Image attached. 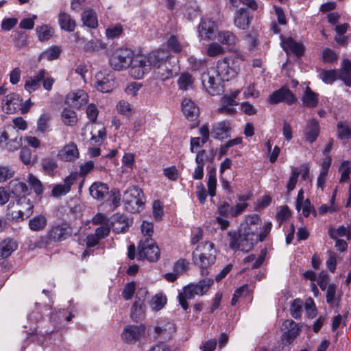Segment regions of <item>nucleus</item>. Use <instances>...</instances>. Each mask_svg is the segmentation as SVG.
<instances>
[{
    "label": "nucleus",
    "instance_id": "obj_1",
    "mask_svg": "<svg viewBox=\"0 0 351 351\" xmlns=\"http://www.w3.org/2000/svg\"><path fill=\"white\" fill-rule=\"evenodd\" d=\"M169 57V51L165 49L152 51L148 56L135 55L130 66V74L134 79H142L151 71L153 65L161 64Z\"/></svg>",
    "mask_w": 351,
    "mask_h": 351
},
{
    "label": "nucleus",
    "instance_id": "obj_2",
    "mask_svg": "<svg viewBox=\"0 0 351 351\" xmlns=\"http://www.w3.org/2000/svg\"><path fill=\"white\" fill-rule=\"evenodd\" d=\"M192 255L194 263L201 269L202 275H208V268L213 265L216 260L215 245L209 241L201 242L198 243Z\"/></svg>",
    "mask_w": 351,
    "mask_h": 351
},
{
    "label": "nucleus",
    "instance_id": "obj_3",
    "mask_svg": "<svg viewBox=\"0 0 351 351\" xmlns=\"http://www.w3.org/2000/svg\"><path fill=\"white\" fill-rule=\"evenodd\" d=\"M71 234V228L69 224L62 223L53 225L50 227L45 235L40 237L38 245L43 247L53 243L61 242L66 240Z\"/></svg>",
    "mask_w": 351,
    "mask_h": 351
},
{
    "label": "nucleus",
    "instance_id": "obj_4",
    "mask_svg": "<svg viewBox=\"0 0 351 351\" xmlns=\"http://www.w3.org/2000/svg\"><path fill=\"white\" fill-rule=\"evenodd\" d=\"M123 202L125 209L129 212H139L144 204L143 191L136 186H130L123 192Z\"/></svg>",
    "mask_w": 351,
    "mask_h": 351
},
{
    "label": "nucleus",
    "instance_id": "obj_5",
    "mask_svg": "<svg viewBox=\"0 0 351 351\" xmlns=\"http://www.w3.org/2000/svg\"><path fill=\"white\" fill-rule=\"evenodd\" d=\"M134 56V53L129 49H117L111 55L110 64L114 70H125L130 66Z\"/></svg>",
    "mask_w": 351,
    "mask_h": 351
},
{
    "label": "nucleus",
    "instance_id": "obj_6",
    "mask_svg": "<svg viewBox=\"0 0 351 351\" xmlns=\"http://www.w3.org/2000/svg\"><path fill=\"white\" fill-rule=\"evenodd\" d=\"M256 243L257 241L254 236L239 229L238 234H234L231 236L229 246L232 250L247 252L252 249Z\"/></svg>",
    "mask_w": 351,
    "mask_h": 351
},
{
    "label": "nucleus",
    "instance_id": "obj_7",
    "mask_svg": "<svg viewBox=\"0 0 351 351\" xmlns=\"http://www.w3.org/2000/svg\"><path fill=\"white\" fill-rule=\"evenodd\" d=\"M0 145L9 152H14L22 145V136L14 128H7L0 136Z\"/></svg>",
    "mask_w": 351,
    "mask_h": 351
},
{
    "label": "nucleus",
    "instance_id": "obj_8",
    "mask_svg": "<svg viewBox=\"0 0 351 351\" xmlns=\"http://www.w3.org/2000/svg\"><path fill=\"white\" fill-rule=\"evenodd\" d=\"M215 69L223 81H229L237 75L239 66L237 64V61L232 58H225L217 62Z\"/></svg>",
    "mask_w": 351,
    "mask_h": 351
},
{
    "label": "nucleus",
    "instance_id": "obj_9",
    "mask_svg": "<svg viewBox=\"0 0 351 351\" xmlns=\"http://www.w3.org/2000/svg\"><path fill=\"white\" fill-rule=\"evenodd\" d=\"M202 83L210 95H217L221 90V82L223 81L216 73L215 68L208 69L202 74Z\"/></svg>",
    "mask_w": 351,
    "mask_h": 351
},
{
    "label": "nucleus",
    "instance_id": "obj_10",
    "mask_svg": "<svg viewBox=\"0 0 351 351\" xmlns=\"http://www.w3.org/2000/svg\"><path fill=\"white\" fill-rule=\"evenodd\" d=\"M146 326L141 324L138 325H127L123 330L121 337L123 341L128 344H135L145 335Z\"/></svg>",
    "mask_w": 351,
    "mask_h": 351
},
{
    "label": "nucleus",
    "instance_id": "obj_11",
    "mask_svg": "<svg viewBox=\"0 0 351 351\" xmlns=\"http://www.w3.org/2000/svg\"><path fill=\"white\" fill-rule=\"evenodd\" d=\"M138 256L141 258H146L151 262L157 261L160 257L159 248L154 241L147 237L138 245Z\"/></svg>",
    "mask_w": 351,
    "mask_h": 351
},
{
    "label": "nucleus",
    "instance_id": "obj_12",
    "mask_svg": "<svg viewBox=\"0 0 351 351\" xmlns=\"http://www.w3.org/2000/svg\"><path fill=\"white\" fill-rule=\"evenodd\" d=\"M147 293L145 288L138 289L135 301L131 308L130 316L132 320L137 322L143 317L145 311V300Z\"/></svg>",
    "mask_w": 351,
    "mask_h": 351
},
{
    "label": "nucleus",
    "instance_id": "obj_13",
    "mask_svg": "<svg viewBox=\"0 0 351 351\" xmlns=\"http://www.w3.org/2000/svg\"><path fill=\"white\" fill-rule=\"evenodd\" d=\"M95 87L102 93H110L114 87V76L107 71H99L95 75Z\"/></svg>",
    "mask_w": 351,
    "mask_h": 351
},
{
    "label": "nucleus",
    "instance_id": "obj_14",
    "mask_svg": "<svg viewBox=\"0 0 351 351\" xmlns=\"http://www.w3.org/2000/svg\"><path fill=\"white\" fill-rule=\"evenodd\" d=\"M22 101L23 99L18 93H9L2 98V110L7 114H14L21 108Z\"/></svg>",
    "mask_w": 351,
    "mask_h": 351
},
{
    "label": "nucleus",
    "instance_id": "obj_15",
    "mask_svg": "<svg viewBox=\"0 0 351 351\" xmlns=\"http://www.w3.org/2000/svg\"><path fill=\"white\" fill-rule=\"evenodd\" d=\"M216 23L209 19H202L198 27V36L201 40H210L215 38Z\"/></svg>",
    "mask_w": 351,
    "mask_h": 351
},
{
    "label": "nucleus",
    "instance_id": "obj_16",
    "mask_svg": "<svg viewBox=\"0 0 351 351\" xmlns=\"http://www.w3.org/2000/svg\"><path fill=\"white\" fill-rule=\"evenodd\" d=\"M154 331L156 333L154 339L161 342L169 340L175 332L176 329L172 322L162 321L158 323L154 328Z\"/></svg>",
    "mask_w": 351,
    "mask_h": 351
},
{
    "label": "nucleus",
    "instance_id": "obj_17",
    "mask_svg": "<svg viewBox=\"0 0 351 351\" xmlns=\"http://www.w3.org/2000/svg\"><path fill=\"white\" fill-rule=\"evenodd\" d=\"M77 179V173H71L64 180L63 184L53 185L51 190V195L54 197H60L66 195L71 189L76 180Z\"/></svg>",
    "mask_w": 351,
    "mask_h": 351
},
{
    "label": "nucleus",
    "instance_id": "obj_18",
    "mask_svg": "<svg viewBox=\"0 0 351 351\" xmlns=\"http://www.w3.org/2000/svg\"><path fill=\"white\" fill-rule=\"evenodd\" d=\"M296 101L295 97L287 87H282L274 91L269 97L268 102L270 104H276L280 102H286L292 104Z\"/></svg>",
    "mask_w": 351,
    "mask_h": 351
},
{
    "label": "nucleus",
    "instance_id": "obj_19",
    "mask_svg": "<svg viewBox=\"0 0 351 351\" xmlns=\"http://www.w3.org/2000/svg\"><path fill=\"white\" fill-rule=\"evenodd\" d=\"M25 204L27 206L26 210H23L19 206H16V210H11L10 204L8 205V215H9L13 220L19 221L23 220L25 218H28L33 213L34 205L30 199L23 198L21 204Z\"/></svg>",
    "mask_w": 351,
    "mask_h": 351
},
{
    "label": "nucleus",
    "instance_id": "obj_20",
    "mask_svg": "<svg viewBox=\"0 0 351 351\" xmlns=\"http://www.w3.org/2000/svg\"><path fill=\"white\" fill-rule=\"evenodd\" d=\"M282 329H287L282 336V341L285 344H291L299 335L300 330L298 324L292 319H287L282 323Z\"/></svg>",
    "mask_w": 351,
    "mask_h": 351
},
{
    "label": "nucleus",
    "instance_id": "obj_21",
    "mask_svg": "<svg viewBox=\"0 0 351 351\" xmlns=\"http://www.w3.org/2000/svg\"><path fill=\"white\" fill-rule=\"evenodd\" d=\"M261 226V217L256 214H253L246 217L245 221L241 224L240 230L256 237Z\"/></svg>",
    "mask_w": 351,
    "mask_h": 351
},
{
    "label": "nucleus",
    "instance_id": "obj_22",
    "mask_svg": "<svg viewBox=\"0 0 351 351\" xmlns=\"http://www.w3.org/2000/svg\"><path fill=\"white\" fill-rule=\"evenodd\" d=\"M280 45L287 53H292L298 58L304 55V45L300 43L296 42L292 38H282Z\"/></svg>",
    "mask_w": 351,
    "mask_h": 351
},
{
    "label": "nucleus",
    "instance_id": "obj_23",
    "mask_svg": "<svg viewBox=\"0 0 351 351\" xmlns=\"http://www.w3.org/2000/svg\"><path fill=\"white\" fill-rule=\"evenodd\" d=\"M46 74L47 71L42 69L38 70L34 75L27 77L25 82L24 89L29 93L37 90L40 87L41 82Z\"/></svg>",
    "mask_w": 351,
    "mask_h": 351
},
{
    "label": "nucleus",
    "instance_id": "obj_24",
    "mask_svg": "<svg viewBox=\"0 0 351 351\" xmlns=\"http://www.w3.org/2000/svg\"><path fill=\"white\" fill-rule=\"evenodd\" d=\"M196 295L199 296V292L194 286V283H190L183 288V291L179 293L178 299L179 304L184 310H187L189 304L188 300L193 299Z\"/></svg>",
    "mask_w": 351,
    "mask_h": 351
},
{
    "label": "nucleus",
    "instance_id": "obj_25",
    "mask_svg": "<svg viewBox=\"0 0 351 351\" xmlns=\"http://www.w3.org/2000/svg\"><path fill=\"white\" fill-rule=\"evenodd\" d=\"M88 94L83 90H77L75 92L67 95L66 99V101L68 104L77 109L85 106L88 103Z\"/></svg>",
    "mask_w": 351,
    "mask_h": 351
},
{
    "label": "nucleus",
    "instance_id": "obj_26",
    "mask_svg": "<svg viewBox=\"0 0 351 351\" xmlns=\"http://www.w3.org/2000/svg\"><path fill=\"white\" fill-rule=\"evenodd\" d=\"M252 19V16H250L247 10L241 8L235 13L234 23L238 28L244 30L249 27Z\"/></svg>",
    "mask_w": 351,
    "mask_h": 351
},
{
    "label": "nucleus",
    "instance_id": "obj_27",
    "mask_svg": "<svg viewBox=\"0 0 351 351\" xmlns=\"http://www.w3.org/2000/svg\"><path fill=\"white\" fill-rule=\"evenodd\" d=\"M89 192L92 197L102 201L109 194V188L105 183L95 182L90 186Z\"/></svg>",
    "mask_w": 351,
    "mask_h": 351
},
{
    "label": "nucleus",
    "instance_id": "obj_28",
    "mask_svg": "<svg viewBox=\"0 0 351 351\" xmlns=\"http://www.w3.org/2000/svg\"><path fill=\"white\" fill-rule=\"evenodd\" d=\"M230 134V127L227 121H221L214 125L210 132L211 136L219 140L228 138Z\"/></svg>",
    "mask_w": 351,
    "mask_h": 351
},
{
    "label": "nucleus",
    "instance_id": "obj_29",
    "mask_svg": "<svg viewBox=\"0 0 351 351\" xmlns=\"http://www.w3.org/2000/svg\"><path fill=\"white\" fill-rule=\"evenodd\" d=\"M58 156L61 160L73 161L78 158L79 152L77 145L71 143L65 145L58 153Z\"/></svg>",
    "mask_w": 351,
    "mask_h": 351
},
{
    "label": "nucleus",
    "instance_id": "obj_30",
    "mask_svg": "<svg viewBox=\"0 0 351 351\" xmlns=\"http://www.w3.org/2000/svg\"><path fill=\"white\" fill-rule=\"evenodd\" d=\"M182 110L186 118L190 121L195 120L199 114V108L189 99H184L182 103Z\"/></svg>",
    "mask_w": 351,
    "mask_h": 351
},
{
    "label": "nucleus",
    "instance_id": "obj_31",
    "mask_svg": "<svg viewBox=\"0 0 351 351\" xmlns=\"http://www.w3.org/2000/svg\"><path fill=\"white\" fill-rule=\"evenodd\" d=\"M8 189L10 193L20 197L26 198L25 195L29 193V189L26 184L19 179H14L10 181Z\"/></svg>",
    "mask_w": 351,
    "mask_h": 351
},
{
    "label": "nucleus",
    "instance_id": "obj_32",
    "mask_svg": "<svg viewBox=\"0 0 351 351\" xmlns=\"http://www.w3.org/2000/svg\"><path fill=\"white\" fill-rule=\"evenodd\" d=\"M319 134V125L318 121L315 119H310L304 130L306 140L311 143H313L317 139Z\"/></svg>",
    "mask_w": 351,
    "mask_h": 351
},
{
    "label": "nucleus",
    "instance_id": "obj_33",
    "mask_svg": "<svg viewBox=\"0 0 351 351\" xmlns=\"http://www.w3.org/2000/svg\"><path fill=\"white\" fill-rule=\"evenodd\" d=\"M130 226L129 219L123 215L115 214L113 217L112 229L117 233H123Z\"/></svg>",
    "mask_w": 351,
    "mask_h": 351
},
{
    "label": "nucleus",
    "instance_id": "obj_34",
    "mask_svg": "<svg viewBox=\"0 0 351 351\" xmlns=\"http://www.w3.org/2000/svg\"><path fill=\"white\" fill-rule=\"evenodd\" d=\"M338 72V78L348 86H351V61L343 60Z\"/></svg>",
    "mask_w": 351,
    "mask_h": 351
},
{
    "label": "nucleus",
    "instance_id": "obj_35",
    "mask_svg": "<svg viewBox=\"0 0 351 351\" xmlns=\"http://www.w3.org/2000/svg\"><path fill=\"white\" fill-rule=\"evenodd\" d=\"M58 23L60 28L64 31L71 32L75 30L76 24L70 14L64 12H60L58 16Z\"/></svg>",
    "mask_w": 351,
    "mask_h": 351
},
{
    "label": "nucleus",
    "instance_id": "obj_36",
    "mask_svg": "<svg viewBox=\"0 0 351 351\" xmlns=\"http://www.w3.org/2000/svg\"><path fill=\"white\" fill-rule=\"evenodd\" d=\"M82 21L84 25L95 29L98 25V21L95 11L90 8L85 9L82 13Z\"/></svg>",
    "mask_w": 351,
    "mask_h": 351
},
{
    "label": "nucleus",
    "instance_id": "obj_37",
    "mask_svg": "<svg viewBox=\"0 0 351 351\" xmlns=\"http://www.w3.org/2000/svg\"><path fill=\"white\" fill-rule=\"evenodd\" d=\"M302 101L304 106L315 108L319 101L318 95L313 92L309 86H306L302 95Z\"/></svg>",
    "mask_w": 351,
    "mask_h": 351
},
{
    "label": "nucleus",
    "instance_id": "obj_38",
    "mask_svg": "<svg viewBox=\"0 0 351 351\" xmlns=\"http://www.w3.org/2000/svg\"><path fill=\"white\" fill-rule=\"evenodd\" d=\"M167 59H165L161 64H156L153 65V67L156 68L154 73L156 77L161 81H165L171 78L173 75L172 71L168 68L166 64Z\"/></svg>",
    "mask_w": 351,
    "mask_h": 351
},
{
    "label": "nucleus",
    "instance_id": "obj_39",
    "mask_svg": "<svg viewBox=\"0 0 351 351\" xmlns=\"http://www.w3.org/2000/svg\"><path fill=\"white\" fill-rule=\"evenodd\" d=\"M17 245L12 239H5L0 243V259L5 258L11 255L16 249Z\"/></svg>",
    "mask_w": 351,
    "mask_h": 351
},
{
    "label": "nucleus",
    "instance_id": "obj_40",
    "mask_svg": "<svg viewBox=\"0 0 351 351\" xmlns=\"http://www.w3.org/2000/svg\"><path fill=\"white\" fill-rule=\"evenodd\" d=\"M62 122L67 126H74L77 122L76 112L70 108H65L61 114Z\"/></svg>",
    "mask_w": 351,
    "mask_h": 351
},
{
    "label": "nucleus",
    "instance_id": "obj_41",
    "mask_svg": "<svg viewBox=\"0 0 351 351\" xmlns=\"http://www.w3.org/2000/svg\"><path fill=\"white\" fill-rule=\"evenodd\" d=\"M194 78L188 73H184L180 75L178 80V85L180 90H188L193 87Z\"/></svg>",
    "mask_w": 351,
    "mask_h": 351
},
{
    "label": "nucleus",
    "instance_id": "obj_42",
    "mask_svg": "<svg viewBox=\"0 0 351 351\" xmlns=\"http://www.w3.org/2000/svg\"><path fill=\"white\" fill-rule=\"evenodd\" d=\"M47 218L42 215L35 216L29 221V227L32 231H41L47 226Z\"/></svg>",
    "mask_w": 351,
    "mask_h": 351
},
{
    "label": "nucleus",
    "instance_id": "obj_43",
    "mask_svg": "<svg viewBox=\"0 0 351 351\" xmlns=\"http://www.w3.org/2000/svg\"><path fill=\"white\" fill-rule=\"evenodd\" d=\"M36 30L38 40L40 41L48 40L53 34V29L47 25L38 26Z\"/></svg>",
    "mask_w": 351,
    "mask_h": 351
},
{
    "label": "nucleus",
    "instance_id": "obj_44",
    "mask_svg": "<svg viewBox=\"0 0 351 351\" xmlns=\"http://www.w3.org/2000/svg\"><path fill=\"white\" fill-rule=\"evenodd\" d=\"M217 39L221 44L228 46L235 45L237 40L235 36L229 31H222L219 32Z\"/></svg>",
    "mask_w": 351,
    "mask_h": 351
},
{
    "label": "nucleus",
    "instance_id": "obj_45",
    "mask_svg": "<svg viewBox=\"0 0 351 351\" xmlns=\"http://www.w3.org/2000/svg\"><path fill=\"white\" fill-rule=\"evenodd\" d=\"M61 52V49L58 46H53L48 48L43 51L39 56V60L45 59L51 61L58 59Z\"/></svg>",
    "mask_w": 351,
    "mask_h": 351
},
{
    "label": "nucleus",
    "instance_id": "obj_46",
    "mask_svg": "<svg viewBox=\"0 0 351 351\" xmlns=\"http://www.w3.org/2000/svg\"><path fill=\"white\" fill-rule=\"evenodd\" d=\"M303 302L302 300L297 298L293 300L290 305V313L291 316L295 319L301 317L302 313Z\"/></svg>",
    "mask_w": 351,
    "mask_h": 351
},
{
    "label": "nucleus",
    "instance_id": "obj_47",
    "mask_svg": "<svg viewBox=\"0 0 351 351\" xmlns=\"http://www.w3.org/2000/svg\"><path fill=\"white\" fill-rule=\"evenodd\" d=\"M213 284V280L212 278H204L197 283H194V286L199 292V296H202L206 293Z\"/></svg>",
    "mask_w": 351,
    "mask_h": 351
},
{
    "label": "nucleus",
    "instance_id": "obj_48",
    "mask_svg": "<svg viewBox=\"0 0 351 351\" xmlns=\"http://www.w3.org/2000/svg\"><path fill=\"white\" fill-rule=\"evenodd\" d=\"M338 72L336 70H323L320 73L322 81L328 84H332L338 78Z\"/></svg>",
    "mask_w": 351,
    "mask_h": 351
},
{
    "label": "nucleus",
    "instance_id": "obj_49",
    "mask_svg": "<svg viewBox=\"0 0 351 351\" xmlns=\"http://www.w3.org/2000/svg\"><path fill=\"white\" fill-rule=\"evenodd\" d=\"M167 303V298L161 294H156L151 301L152 310L158 311L162 309Z\"/></svg>",
    "mask_w": 351,
    "mask_h": 351
},
{
    "label": "nucleus",
    "instance_id": "obj_50",
    "mask_svg": "<svg viewBox=\"0 0 351 351\" xmlns=\"http://www.w3.org/2000/svg\"><path fill=\"white\" fill-rule=\"evenodd\" d=\"M27 180L32 189L37 195H40L43 193V184L37 178H36L33 174L29 173L27 177Z\"/></svg>",
    "mask_w": 351,
    "mask_h": 351
},
{
    "label": "nucleus",
    "instance_id": "obj_51",
    "mask_svg": "<svg viewBox=\"0 0 351 351\" xmlns=\"http://www.w3.org/2000/svg\"><path fill=\"white\" fill-rule=\"evenodd\" d=\"M51 119V117L48 114H43L40 116L37 121V130L44 133L45 132L49 127V121Z\"/></svg>",
    "mask_w": 351,
    "mask_h": 351
},
{
    "label": "nucleus",
    "instance_id": "obj_52",
    "mask_svg": "<svg viewBox=\"0 0 351 351\" xmlns=\"http://www.w3.org/2000/svg\"><path fill=\"white\" fill-rule=\"evenodd\" d=\"M41 165L43 171L49 175L52 174L58 166L56 161L53 159L49 158L43 159Z\"/></svg>",
    "mask_w": 351,
    "mask_h": 351
},
{
    "label": "nucleus",
    "instance_id": "obj_53",
    "mask_svg": "<svg viewBox=\"0 0 351 351\" xmlns=\"http://www.w3.org/2000/svg\"><path fill=\"white\" fill-rule=\"evenodd\" d=\"M136 289V283L134 281L127 283L123 290L122 295L125 300H130L132 298Z\"/></svg>",
    "mask_w": 351,
    "mask_h": 351
},
{
    "label": "nucleus",
    "instance_id": "obj_54",
    "mask_svg": "<svg viewBox=\"0 0 351 351\" xmlns=\"http://www.w3.org/2000/svg\"><path fill=\"white\" fill-rule=\"evenodd\" d=\"M117 111L125 117H128L132 114V108L128 101L121 100L117 104Z\"/></svg>",
    "mask_w": 351,
    "mask_h": 351
},
{
    "label": "nucleus",
    "instance_id": "obj_55",
    "mask_svg": "<svg viewBox=\"0 0 351 351\" xmlns=\"http://www.w3.org/2000/svg\"><path fill=\"white\" fill-rule=\"evenodd\" d=\"M217 178L215 173H210L207 181L208 194L214 197L216 195Z\"/></svg>",
    "mask_w": 351,
    "mask_h": 351
},
{
    "label": "nucleus",
    "instance_id": "obj_56",
    "mask_svg": "<svg viewBox=\"0 0 351 351\" xmlns=\"http://www.w3.org/2000/svg\"><path fill=\"white\" fill-rule=\"evenodd\" d=\"M272 228V223L271 221L265 222L262 230L259 234L256 233V241H263L268 234L270 233Z\"/></svg>",
    "mask_w": 351,
    "mask_h": 351
},
{
    "label": "nucleus",
    "instance_id": "obj_57",
    "mask_svg": "<svg viewBox=\"0 0 351 351\" xmlns=\"http://www.w3.org/2000/svg\"><path fill=\"white\" fill-rule=\"evenodd\" d=\"M291 216V211L288 206H284L280 208L279 211L276 214V219L279 224L281 225L286 221H287Z\"/></svg>",
    "mask_w": 351,
    "mask_h": 351
},
{
    "label": "nucleus",
    "instance_id": "obj_58",
    "mask_svg": "<svg viewBox=\"0 0 351 351\" xmlns=\"http://www.w3.org/2000/svg\"><path fill=\"white\" fill-rule=\"evenodd\" d=\"M338 137L341 139H347L351 136V130L349 127L343 123L337 124Z\"/></svg>",
    "mask_w": 351,
    "mask_h": 351
},
{
    "label": "nucleus",
    "instance_id": "obj_59",
    "mask_svg": "<svg viewBox=\"0 0 351 351\" xmlns=\"http://www.w3.org/2000/svg\"><path fill=\"white\" fill-rule=\"evenodd\" d=\"M301 208L302 209V214L305 217H308L310 214H312L313 217L317 216V211L308 199L304 200Z\"/></svg>",
    "mask_w": 351,
    "mask_h": 351
},
{
    "label": "nucleus",
    "instance_id": "obj_60",
    "mask_svg": "<svg viewBox=\"0 0 351 351\" xmlns=\"http://www.w3.org/2000/svg\"><path fill=\"white\" fill-rule=\"evenodd\" d=\"M299 172L298 168H292L291 176L288 180L287 188L288 191H293L298 182Z\"/></svg>",
    "mask_w": 351,
    "mask_h": 351
},
{
    "label": "nucleus",
    "instance_id": "obj_61",
    "mask_svg": "<svg viewBox=\"0 0 351 351\" xmlns=\"http://www.w3.org/2000/svg\"><path fill=\"white\" fill-rule=\"evenodd\" d=\"M14 175V171L12 167L8 166H0V182L12 178Z\"/></svg>",
    "mask_w": 351,
    "mask_h": 351
},
{
    "label": "nucleus",
    "instance_id": "obj_62",
    "mask_svg": "<svg viewBox=\"0 0 351 351\" xmlns=\"http://www.w3.org/2000/svg\"><path fill=\"white\" fill-rule=\"evenodd\" d=\"M123 32V27L121 25L117 24L106 29V34L108 38H114L120 36Z\"/></svg>",
    "mask_w": 351,
    "mask_h": 351
},
{
    "label": "nucleus",
    "instance_id": "obj_63",
    "mask_svg": "<svg viewBox=\"0 0 351 351\" xmlns=\"http://www.w3.org/2000/svg\"><path fill=\"white\" fill-rule=\"evenodd\" d=\"M322 59L325 63H330L337 60V56L333 50L326 48L322 52Z\"/></svg>",
    "mask_w": 351,
    "mask_h": 351
},
{
    "label": "nucleus",
    "instance_id": "obj_64",
    "mask_svg": "<svg viewBox=\"0 0 351 351\" xmlns=\"http://www.w3.org/2000/svg\"><path fill=\"white\" fill-rule=\"evenodd\" d=\"M223 51V49L219 44L213 43L208 47L207 54L210 57H215L222 53Z\"/></svg>",
    "mask_w": 351,
    "mask_h": 351
}]
</instances>
